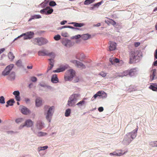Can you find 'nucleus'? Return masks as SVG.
Returning <instances> with one entry per match:
<instances>
[{"instance_id": "nucleus-7", "label": "nucleus", "mask_w": 157, "mask_h": 157, "mask_svg": "<svg viewBox=\"0 0 157 157\" xmlns=\"http://www.w3.org/2000/svg\"><path fill=\"white\" fill-rule=\"evenodd\" d=\"M62 44L63 45L67 47H71L74 44V43L73 42L69 40L66 39L64 40L63 41Z\"/></svg>"}, {"instance_id": "nucleus-57", "label": "nucleus", "mask_w": 157, "mask_h": 157, "mask_svg": "<svg viewBox=\"0 0 157 157\" xmlns=\"http://www.w3.org/2000/svg\"><path fill=\"white\" fill-rule=\"evenodd\" d=\"M113 61H114L113 62L114 63V64L115 63H117L119 62V60L117 58L115 59L114 58H113Z\"/></svg>"}, {"instance_id": "nucleus-13", "label": "nucleus", "mask_w": 157, "mask_h": 157, "mask_svg": "<svg viewBox=\"0 0 157 157\" xmlns=\"http://www.w3.org/2000/svg\"><path fill=\"white\" fill-rule=\"evenodd\" d=\"M33 124V123L30 120H27L25 123V124L23 125V127L26 126L27 127H30L32 126Z\"/></svg>"}, {"instance_id": "nucleus-1", "label": "nucleus", "mask_w": 157, "mask_h": 157, "mask_svg": "<svg viewBox=\"0 0 157 157\" xmlns=\"http://www.w3.org/2000/svg\"><path fill=\"white\" fill-rule=\"evenodd\" d=\"M79 96V94H74L72 95L69 98L67 105L70 107L74 106Z\"/></svg>"}, {"instance_id": "nucleus-27", "label": "nucleus", "mask_w": 157, "mask_h": 157, "mask_svg": "<svg viewBox=\"0 0 157 157\" xmlns=\"http://www.w3.org/2000/svg\"><path fill=\"white\" fill-rule=\"evenodd\" d=\"M14 102V101L13 99H11L10 100L8 101H7L6 103L7 105H6V107H8V106L9 105H13V103Z\"/></svg>"}, {"instance_id": "nucleus-55", "label": "nucleus", "mask_w": 157, "mask_h": 157, "mask_svg": "<svg viewBox=\"0 0 157 157\" xmlns=\"http://www.w3.org/2000/svg\"><path fill=\"white\" fill-rule=\"evenodd\" d=\"M70 62L71 63H73V64H75L76 66V65L77 64V63L78 62V61L76 60H71L70 61Z\"/></svg>"}, {"instance_id": "nucleus-48", "label": "nucleus", "mask_w": 157, "mask_h": 157, "mask_svg": "<svg viewBox=\"0 0 157 157\" xmlns=\"http://www.w3.org/2000/svg\"><path fill=\"white\" fill-rule=\"evenodd\" d=\"M47 134L46 133L42 132H40L38 133V136H43Z\"/></svg>"}, {"instance_id": "nucleus-15", "label": "nucleus", "mask_w": 157, "mask_h": 157, "mask_svg": "<svg viewBox=\"0 0 157 157\" xmlns=\"http://www.w3.org/2000/svg\"><path fill=\"white\" fill-rule=\"evenodd\" d=\"M85 57L84 54L83 53H78L76 56V59L81 60Z\"/></svg>"}, {"instance_id": "nucleus-63", "label": "nucleus", "mask_w": 157, "mask_h": 157, "mask_svg": "<svg viewBox=\"0 0 157 157\" xmlns=\"http://www.w3.org/2000/svg\"><path fill=\"white\" fill-rule=\"evenodd\" d=\"M9 57L10 58L12 59H13L14 57V56L11 53L9 55Z\"/></svg>"}, {"instance_id": "nucleus-49", "label": "nucleus", "mask_w": 157, "mask_h": 157, "mask_svg": "<svg viewBox=\"0 0 157 157\" xmlns=\"http://www.w3.org/2000/svg\"><path fill=\"white\" fill-rule=\"evenodd\" d=\"M13 94L16 96H18L20 95V93L18 91H14L13 93Z\"/></svg>"}, {"instance_id": "nucleus-26", "label": "nucleus", "mask_w": 157, "mask_h": 157, "mask_svg": "<svg viewBox=\"0 0 157 157\" xmlns=\"http://www.w3.org/2000/svg\"><path fill=\"white\" fill-rule=\"evenodd\" d=\"M41 16L40 15H34L33 16H31V18H30L29 20V21H30L34 19H38V18H41Z\"/></svg>"}, {"instance_id": "nucleus-5", "label": "nucleus", "mask_w": 157, "mask_h": 157, "mask_svg": "<svg viewBox=\"0 0 157 157\" xmlns=\"http://www.w3.org/2000/svg\"><path fill=\"white\" fill-rule=\"evenodd\" d=\"M137 52L134 51L131 52L129 54V63L132 64L136 60L137 57Z\"/></svg>"}, {"instance_id": "nucleus-14", "label": "nucleus", "mask_w": 157, "mask_h": 157, "mask_svg": "<svg viewBox=\"0 0 157 157\" xmlns=\"http://www.w3.org/2000/svg\"><path fill=\"white\" fill-rule=\"evenodd\" d=\"M101 91H99L94 95V96L92 98L91 100L92 101H94L97 97H101Z\"/></svg>"}, {"instance_id": "nucleus-60", "label": "nucleus", "mask_w": 157, "mask_h": 157, "mask_svg": "<svg viewBox=\"0 0 157 157\" xmlns=\"http://www.w3.org/2000/svg\"><path fill=\"white\" fill-rule=\"evenodd\" d=\"M30 99L28 98H25V101L27 103H29L30 102Z\"/></svg>"}, {"instance_id": "nucleus-30", "label": "nucleus", "mask_w": 157, "mask_h": 157, "mask_svg": "<svg viewBox=\"0 0 157 157\" xmlns=\"http://www.w3.org/2000/svg\"><path fill=\"white\" fill-rule=\"evenodd\" d=\"M124 76V74L123 72H121L120 73H116V75H115V76H114L113 77L114 78H117L118 77H123Z\"/></svg>"}, {"instance_id": "nucleus-9", "label": "nucleus", "mask_w": 157, "mask_h": 157, "mask_svg": "<svg viewBox=\"0 0 157 157\" xmlns=\"http://www.w3.org/2000/svg\"><path fill=\"white\" fill-rule=\"evenodd\" d=\"M110 45L109 47V51H112L115 50L116 48V43L114 42H110Z\"/></svg>"}, {"instance_id": "nucleus-24", "label": "nucleus", "mask_w": 157, "mask_h": 157, "mask_svg": "<svg viewBox=\"0 0 157 157\" xmlns=\"http://www.w3.org/2000/svg\"><path fill=\"white\" fill-rule=\"evenodd\" d=\"M76 66H77L78 67L82 69H83L85 68V66L82 63L79 61H78Z\"/></svg>"}, {"instance_id": "nucleus-18", "label": "nucleus", "mask_w": 157, "mask_h": 157, "mask_svg": "<svg viewBox=\"0 0 157 157\" xmlns=\"http://www.w3.org/2000/svg\"><path fill=\"white\" fill-rule=\"evenodd\" d=\"M121 151L118 150L114 152H113V155L116 156H120L124 154L126 152H124L123 153L121 152Z\"/></svg>"}, {"instance_id": "nucleus-19", "label": "nucleus", "mask_w": 157, "mask_h": 157, "mask_svg": "<svg viewBox=\"0 0 157 157\" xmlns=\"http://www.w3.org/2000/svg\"><path fill=\"white\" fill-rule=\"evenodd\" d=\"M69 24H73L74 26L76 27H81L83 26L84 25V24L82 23H77L73 22L69 23Z\"/></svg>"}, {"instance_id": "nucleus-58", "label": "nucleus", "mask_w": 157, "mask_h": 157, "mask_svg": "<svg viewBox=\"0 0 157 157\" xmlns=\"http://www.w3.org/2000/svg\"><path fill=\"white\" fill-rule=\"evenodd\" d=\"M104 110L103 108L102 107H99L98 109V110L100 112H102Z\"/></svg>"}, {"instance_id": "nucleus-3", "label": "nucleus", "mask_w": 157, "mask_h": 157, "mask_svg": "<svg viewBox=\"0 0 157 157\" xmlns=\"http://www.w3.org/2000/svg\"><path fill=\"white\" fill-rule=\"evenodd\" d=\"M34 34L33 32H27L25 33H23L19 36L15 38L13 40V41H15L18 38H20L21 37L24 36V39L27 40L30 39L32 38L34 36Z\"/></svg>"}, {"instance_id": "nucleus-8", "label": "nucleus", "mask_w": 157, "mask_h": 157, "mask_svg": "<svg viewBox=\"0 0 157 157\" xmlns=\"http://www.w3.org/2000/svg\"><path fill=\"white\" fill-rule=\"evenodd\" d=\"M68 65H66L63 66L62 67H61L57 69L56 70H54L53 72L54 73L63 72L67 69L68 68Z\"/></svg>"}, {"instance_id": "nucleus-32", "label": "nucleus", "mask_w": 157, "mask_h": 157, "mask_svg": "<svg viewBox=\"0 0 157 157\" xmlns=\"http://www.w3.org/2000/svg\"><path fill=\"white\" fill-rule=\"evenodd\" d=\"M71 113V109H68L66 110L65 112V116L66 117H68L70 116Z\"/></svg>"}, {"instance_id": "nucleus-47", "label": "nucleus", "mask_w": 157, "mask_h": 157, "mask_svg": "<svg viewBox=\"0 0 157 157\" xmlns=\"http://www.w3.org/2000/svg\"><path fill=\"white\" fill-rule=\"evenodd\" d=\"M61 34L62 36L64 37H67L68 36V33L65 32H62Z\"/></svg>"}, {"instance_id": "nucleus-40", "label": "nucleus", "mask_w": 157, "mask_h": 157, "mask_svg": "<svg viewBox=\"0 0 157 157\" xmlns=\"http://www.w3.org/2000/svg\"><path fill=\"white\" fill-rule=\"evenodd\" d=\"M53 10L50 7L48 9L47 11V13H46V14H49L52 13L53 12Z\"/></svg>"}, {"instance_id": "nucleus-52", "label": "nucleus", "mask_w": 157, "mask_h": 157, "mask_svg": "<svg viewBox=\"0 0 157 157\" xmlns=\"http://www.w3.org/2000/svg\"><path fill=\"white\" fill-rule=\"evenodd\" d=\"M31 80L33 82H36L37 81V78L35 77H32L31 78Z\"/></svg>"}, {"instance_id": "nucleus-36", "label": "nucleus", "mask_w": 157, "mask_h": 157, "mask_svg": "<svg viewBox=\"0 0 157 157\" xmlns=\"http://www.w3.org/2000/svg\"><path fill=\"white\" fill-rule=\"evenodd\" d=\"M10 72L9 71H8V70H6V68L2 72V75L6 76L8 75Z\"/></svg>"}, {"instance_id": "nucleus-38", "label": "nucleus", "mask_w": 157, "mask_h": 157, "mask_svg": "<svg viewBox=\"0 0 157 157\" xmlns=\"http://www.w3.org/2000/svg\"><path fill=\"white\" fill-rule=\"evenodd\" d=\"M72 78V76H64L65 80L66 81L71 80Z\"/></svg>"}, {"instance_id": "nucleus-22", "label": "nucleus", "mask_w": 157, "mask_h": 157, "mask_svg": "<svg viewBox=\"0 0 157 157\" xmlns=\"http://www.w3.org/2000/svg\"><path fill=\"white\" fill-rule=\"evenodd\" d=\"M135 73V69L133 68L130 69V70H128V75L130 76H132L134 75Z\"/></svg>"}, {"instance_id": "nucleus-10", "label": "nucleus", "mask_w": 157, "mask_h": 157, "mask_svg": "<svg viewBox=\"0 0 157 157\" xmlns=\"http://www.w3.org/2000/svg\"><path fill=\"white\" fill-rule=\"evenodd\" d=\"M51 81L53 83H57L59 82V80L56 74L53 75L52 77Z\"/></svg>"}, {"instance_id": "nucleus-6", "label": "nucleus", "mask_w": 157, "mask_h": 157, "mask_svg": "<svg viewBox=\"0 0 157 157\" xmlns=\"http://www.w3.org/2000/svg\"><path fill=\"white\" fill-rule=\"evenodd\" d=\"M54 107L52 106L49 109L47 112L46 118L49 122L51 121V117L54 111Z\"/></svg>"}, {"instance_id": "nucleus-35", "label": "nucleus", "mask_w": 157, "mask_h": 157, "mask_svg": "<svg viewBox=\"0 0 157 157\" xmlns=\"http://www.w3.org/2000/svg\"><path fill=\"white\" fill-rule=\"evenodd\" d=\"M48 147L47 146H45L44 147H40L38 148V151H40L42 150H45L48 148Z\"/></svg>"}, {"instance_id": "nucleus-21", "label": "nucleus", "mask_w": 157, "mask_h": 157, "mask_svg": "<svg viewBox=\"0 0 157 157\" xmlns=\"http://www.w3.org/2000/svg\"><path fill=\"white\" fill-rule=\"evenodd\" d=\"M90 37V35L88 34H83L81 36V38L84 40L88 39Z\"/></svg>"}, {"instance_id": "nucleus-62", "label": "nucleus", "mask_w": 157, "mask_h": 157, "mask_svg": "<svg viewBox=\"0 0 157 157\" xmlns=\"http://www.w3.org/2000/svg\"><path fill=\"white\" fill-rule=\"evenodd\" d=\"M109 61L112 64H114V61H113V58H110L109 59Z\"/></svg>"}, {"instance_id": "nucleus-16", "label": "nucleus", "mask_w": 157, "mask_h": 157, "mask_svg": "<svg viewBox=\"0 0 157 157\" xmlns=\"http://www.w3.org/2000/svg\"><path fill=\"white\" fill-rule=\"evenodd\" d=\"M36 126L37 128L39 129H41L44 127L43 124L41 121H38L37 122Z\"/></svg>"}, {"instance_id": "nucleus-50", "label": "nucleus", "mask_w": 157, "mask_h": 157, "mask_svg": "<svg viewBox=\"0 0 157 157\" xmlns=\"http://www.w3.org/2000/svg\"><path fill=\"white\" fill-rule=\"evenodd\" d=\"M99 75L102 76V77H104L106 76V74L103 71H101L99 74Z\"/></svg>"}, {"instance_id": "nucleus-43", "label": "nucleus", "mask_w": 157, "mask_h": 157, "mask_svg": "<svg viewBox=\"0 0 157 157\" xmlns=\"http://www.w3.org/2000/svg\"><path fill=\"white\" fill-rule=\"evenodd\" d=\"M85 103V101L84 100H82V101H80L78 103H77V105L78 106H80L84 104Z\"/></svg>"}, {"instance_id": "nucleus-23", "label": "nucleus", "mask_w": 157, "mask_h": 157, "mask_svg": "<svg viewBox=\"0 0 157 157\" xmlns=\"http://www.w3.org/2000/svg\"><path fill=\"white\" fill-rule=\"evenodd\" d=\"M105 22L107 24L108 23H109L113 26L115 25L116 24V23L113 20L110 19H109L107 21H105Z\"/></svg>"}, {"instance_id": "nucleus-37", "label": "nucleus", "mask_w": 157, "mask_h": 157, "mask_svg": "<svg viewBox=\"0 0 157 157\" xmlns=\"http://www.w3.org/2000/svg\"><path fill=\"white\" fill-rule=\"evenodd\" d=\"M14 66V65L13 64H11L7 66L6 68V70H8V71H9L10 72L11 71L12 69L13 68Z\"/></svg>"}, {"instance_id": "nucleus-51", "label": "nucleus", "mask_w": 157, "mask_h": 157, "mask_svg": "<svg viewBox=\"0 0 157 157\" xmlns=\"http://www.w3.org/2000/svg\"><path fill=\"white\" fill-rule=\"evenodd\" d=\"M23 120V119L22 118H18L15 121L16 123H18L20 122H21Z\"/></svg>"}, {"instance_id": "nucleus-29", "label": "nucleus", "mask_w": 157, "mask_h": 157, "mask_svg": "<svg viewBox=\"0 0 157 157\" xmlns=\"http://www.w3.org/2000/svg\"><path fill=\"white\" fill-rule=\"evenodd\" d=\"M47 56H49L51 58V59H53L55 56V54L52 52H48Z\"/></svg>"}, {"instance_id": "nucleus-42", "label": "nucleus", "mask_w": 157, "mask_h": 157, "mask_svg": "<svg viewBox=\"0 0 157 157\" xmlns=\"http://www.w3.org/2000/svg\"><path fill=\"white\" fill-rule=\"evenodd\" d=\"M5 103V98L3 96H1L0 97V103L3 104Z\"/></svg>"}, {"instance_id": "nucleus-45", "label": "nucleus", "mask_w": 157, "mask_h": 157, "mask_svg": "<svg viewBox=\"0 0 157 157\" xmlns=\"http://www.w3.org/2000/svg\"><path fill=\"white\" fill-rule=\"evenodd\" d=\"M48 60L50 61L49 64L51 66H54V60L52 59H48Z\"/></svg>"}, {"instance_id": "nucleus-59", "label": "nucleus", "mask_w": 157, "mask_h": 157, "mask_svg": "<svg viewBox=\"0 0 157 157\" xmlns=\"http://www.w3.org/2000/svg\"><path fill=\"white\" fill-rule=\"evenodd\" d=\"M15 98L16 99L17 101H20V95L18 96H15Z\"/></svg>"}, {"instance_id": "nucleus-31", "label": "nucleus", "mask_w": 157, "mask_h": 157, "mask_svg": "<svg viewBox=\"0 0 157 157\" xmlns=\"http://www.w3.org/2000/svg\"><path fill=\"white\" fill-rule=\"evenodd\" d=\"M95 0H86L84 2V4L88 5L93 2Z\"/></svg>"}, {"instance_id": "nucleus-20", "label": "nucleus", "mask_w": 157, "mask_h": 157, "mask_svg": "<svg viewBox=\"0 0 157 157\" xmlns=\"http://www.w3.org/2000/svg\"><path fill=\"white\" fill-rule=\"evenodd\" d=\"M152 73L150 75V80L152 81L154 80L155 77V76L156 74V70L154 69L152 71Z\"/></svg>"}, {"instance_id": "nucleus-53", "label": "nucleus", "mask_w": 157, "mask_h": 157, "mask_svg": "<svg viewBox=\"0 0 157 157\" xmlns=\"http://www.w3.org/2000/svg\"><path fill=\"white\" fill-rule=\"evenodd\" d=\"M21 61L20 60H19L16 63V65L18 66H20L21 65Z\"/></svg>"}, {"instance_id": "nucleus-56", "label": "nucleus", "mask_w": 157, "mask_h": 157, "mask_svg": "<svg viewBox=\"0 0 157 157\" xmlns=\"http://www.w3.org/2000/svg\"><path fill=\"white\" fill-rule=\"evenodd\" d=\"M124 76H126L128 75V70L123 72Z\"/></svg>"}, {"instance_id": "nucleus-61", "label": "nucleus", "mask_w": 157, "mask_h": 157, "mask_svg": "<svg viewBox=\"0 0 157 157\" xmlns=\"http://www.w3.org/2000/svg\"><path fill=\"white\" fill-rule=\"evenodd\" d=\"M140 44V42H136L134 43V45L136 47H137L139 46Z\"/></svg>"}, {"instance_id": "nucleus-39", "label": "nucleus", "mask_w": 157, "mask_h": 157, "mask_svg": "<svg viewBox=\"0 0 157 157\" xmlns=\"http://www.w3.org/2000/svg\"><path fill=\"white\" fill-rule=\"evenodd\" d=\"M107 97V94L105 92L101 91V98H106Z\"/></svg>"}, {"instance_id": "nucleus-41", "label": "nucleus", "mask_w": 157, "mask_h": 157, "mask_svg": "<svg viewBox=\"0 0 157 157\" xmlns=\"http://www.w3.org/2000/svg\"><path fill=\"white\" fill-rule=\"evenodd\" d=\"M149 88L153 91H157V88L156 87L153 86L152 85H151L149 86Z\"/></svg>"}, {"instance_id": "nucleus-34", "label": "nucleus", "mask_w": 157, "mask_h": 157, "mask_svg": "<svg viewBox=\"0 0 157 157\" xmlns=\"http://www.w3.org/2000/svg\"><path fill=\"white\" fill-rule=\"evenodd\" d=\"M150 145L153 147H157V141L151 142Z\"/></svg>"}, {"instance_id": "nucleus-2", "label": "nucleus", "mask_w": 157, "mask_h": 157, "mask_svg": "<svg viewBox=\"0 0 157 157\" xmlns=\"http://www.w3.org/2000/svg\"><path fill=\"white\" fill-rule=\"evenodd\" d=\"M138 128L134 130L132 132L128 133L126 135L125 138L128 141V143H130L136 136Z\"/></svg>"}, {"instance_id": "nucleus-4", "label": "nucleus", "mask_w": 157, "mask_h": 157, "mask_svg": "<svg viewBox=\"0 0 157 157\" xmlns=\"http://www.w3.org/2000/svg\"><path fill=\"white\" fill-rule=\"evenodd\" d=\"M48 41L46 39L43 38H37L33 39V42L35 44L41 46L46 44Z\"/></svg>"}, {"instance_id": "nucleus-46", "label": "nucleus", "mask_w": 157, "mask_h": 157, "mask_svg": "<svg viewBox=\"0 0 157 157\" xmlns=\"http://www.w3.org/2000/svg\"><path fill=\"white\" fill-rule=\"evenodd\" d=\"M49 5L50 6H56V4L54 1H52L49 2Z\"/></svg>"}, {"instance_id": "nucleus-12", "label": "nucleus", "mask_w": 157, "mask_h": 157, "mask_svg": "<svg viewBox=\"0 0 157 157\" xmlns=\"http://www.w3.org/2000/svg\"><path fill=\"white\" fill-rule=\"evenodd\" d=\"M21 112L23 114L25 115H27L29 113V110L25 106H23L21 108Z\"/></svg>"}, {"instance_id": "nucleus-44", "label": "nucleus", "mask_w": 157, "mask_h": 157, "mask_svg": "<svg viewBox=\"0 0 157 157\" xmlns=\"http://www.w3.org/2000/svg\"><path fill=\"white\" fill-rule=\"evenodd\" d=\"M61 38V36H60L58 34L56 35V36H55L54 37V39L56 40H59Z\"/></svg>"}, {"instance_id": "nucleus-64", "label": "nucleus", "mask_w": 157, "mask_h": 157, "mask_svg": "<svg viewBox=\"0 0 157 157\" xmlns=\"http://www.w3.org/2000/svg\"><path fill=\"white\" fill-rule=\"evenodd\" d=\"M154 57L155 58L157 59V49L156 50L155 53H154Z\"/></svg>"}, {"instance_id": "nucleus-17", "label": "nucleus", "mask_w": 157, "mask_h": 157, "mask_svg": "<svg viewBox=\"0 0 157 157\" xmlns=\"http://www.w3.org/2000/svg\"><path fill=\"white\" fill-rule=\"evenodd\" d=\"M42 101L41 99L40 98H37L36 100V105L39 107L42 105Z\"/></svg>"}, {"instance_id": "nucleus-33", "label": "nucleus", "mask_w": 157, "mask_h": 157, "mask_svg": "<svg viewBox=\"0 0 157 157\" xmlns=\"http://www.w3.org/2000/svg\"><path fill=\"white\" fill-rule=\"evenodd\" d=\"M49 8H50L49 7H47L45 9L40 10V12L42 14H46V13H47L46 11Z\"/></svg>"}, {"instance_id": "nucleus-11", "label": "nucleus", "mask_w": 157, "mask_h": 157, "mask_svg": "<svg viewBox=\"0 0 157 157\" xmlns=\"http://www.w3.org/2000/svg\"><path fill=\"white\" fill-rule=\"evenodd\" d=\"M48 51L46 50H43L39 51L38 54L39 56H47L48 55Z\"/></svg>"}, {"instance_id": "nucleus-25", "label": "nucleus", "mask_w": 157, "mask_h": 157, "mask_svg": "<svg viewBox=\"0 0 157 157\" xmlns=\"http://www.w3.org/2000/svg\"><path fill=\"white\" fill-rule=\"evenodd\" d=\"M15 78V73L14 72H12L9 75L8 77V79L9 80H12L14 79Z\"/></svg>"}, {"instance_id": "nucleus-54", "label": "nucleus", "mask_w": 157, "mask_h": 157, "mask_svg": "<svg viewBox=\"0 0 157 157\" xmlns=\"http://www.w3.org/2000/svg\"><path fill=\"white\" fill-rule=\"evenodd\" d=\"M103 1H101L100 2H98L97 3H96L94 5V6H99L103 2Z\"/></svg>"}, {"instance_id": "nucleus-28", "label": "nucleus", "mask_w": 157, "mask_h": 157, "mask_svg": "<svg viewBox=\"0 0 157 157\" xmlns=\"http://www.w3.org/2000/svg\"><path fill=\"white\" fill-rule=\"evenodd\" d=\"M68 73H70V76H72V78L75 75V71L72 69H70L68 71Z\"/></svg>"}]
</instances>
